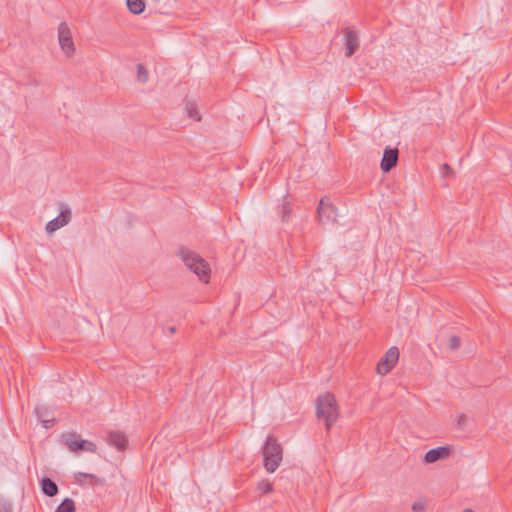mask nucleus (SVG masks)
<instances>
[{
    "instance_id": "1",
    "label": "nucleus",
    "mask_w": 512,
    "mask_h": 512,
    "mask_svg": "<svg viewBox=\"0 0 512 512\" xmlns=\"http://www.w3.org/2000/svg\"><path fill=\"white\" fill-rule=\"evenodd\" d=\"M176 255L184 262V264L195 273L204 283H208L210 279V266L208 262L194 251L181 247Z\"/></svg>"
},
{
    "instance_id": "2",
    "label": "nucleus",
    "mask_w": 512,
    "mask_h": 512,
    "mask_svg": "<svg viewBox=\"0 0 512 512\" xmlns=\"http://www.w3.org/2000/svg\"><path fill=\"white\" fill-rule=\"evenodd\" d=\"M316 416L325 420L326 429L329 431L332 425L337 421L338 405L333 394L325 393L318 396L316 400Z\"/></svg>"
},
{
    "instance_id": "3",
    "label": "nucleus",
    "mask_w": 512,
    "mask_h": 512,
    "mask_svg": "<svg viewBox=\"0 0 512 512\" xmlns=\"http://www.w3.org/2000/svg\"><path fill=\"white\" fill-rule=\"evenodd\" d=\"M264 467L267 472L273 473L279 467L283 457V448L277 439L269 435L262 448Z\"/></svg>"
},
{
    "instance_id": "4",
    "label": "nucleus",
    "mask_w": 512,
    "mask_h": 512,
    "mask_svg": "<svg viewBox=\"0 0 512 512\" xmlns=\"http://www.w3.org/2000/svg\"><path fill=\"white\" fill-rule=\"evenodd\" d=\"M63 443L74 453L82 451L94 453L97 446L94 442L80 439V435L76 432H68L62 435Z\"/></svg>"
},
{
    "instance_id": "5",
    "label": "nucleus",
    "mask_w": 512,
    "mask_h": 512,
    "mask_svg": "<svg viewBox=\"0 0 512 512\" xmlns=\"http://www.w3.org/2000/svg\"><path fill=\"white\" fill-rule=\"evenodd\" d=\"M398 359L399 349L396 346L389 348L376 366L377 373L380 375L388 374L397 364Z\"/></svg>"
},
{
    "instance_id": "6",
    "label": "nucleus",
    "mask_w": 512,
    "mask_h": 512,
    "mask_svg": "<svg viewBox=\"0 0 512 512\" xmlns=\"http://www.w3.org/2000/svg\"><path fill=\"white\" fill-rule=\"evenodd\" d=\"M71 216L72 213L70 207L66 204H61L60 214L46 224V232L51 234L67 225L71 220Z\"/></svg>"
},
{
    "instance_id": "7",
    "label": "nucleus",
    "mask_w": 512,
    "mask_h": 512,
    "mask_svg": "<svg viewBox=\"0 0 512 512\" xmlns=\"http://www.w3.org/2000/svg\"><path fill=\"white\" fill-rule=\"evenodd\" d=\"M59 44L63 52L71 57L75 52V45L72 40L70 28L66 23H61L58 27Z\"/></svg>"
},
{
    "instance_id": "8",
    "label": "nucleus",
    "mask_w": 512,
    "mask_h": 512,
    "mask_svg": "<svg viewBox=\"0 0 512 512\" xmlns=\"http://www.w3.org/2000/svg\"><path fill=\"white\" fill-rule=\"evenodd\" d=\"M317 214L322 224L334 222L337 217V208L329 202V199L322 198L317 207Z\"/></svg>"
},
{
    "instance_id": "9",
    "label": "nucleus",
    "mask_w": 512,
    "mask_h": 512,
    "mask_svg": "<svg viewBox=\"0 0 512 512\" xmlns=\"http://www.w3.org/2000/svg\"><path fill=\"white\" fill-rule=\"evenodd\" d=\"M344 45H345V56L351 57L359 48V38L357 33L350 29H344Z\"/></svg>"
},
{
    "instance_id": "10",
    "label": "nucleus",
    "mask_w": 512,
    "mask_h": 512,
    "mask_svg": "<svg viewBox=\"0 0 512 512\" xmlns=\"http://www.w3.org/2000/svg\"><path fill=\"white\" fill-rule=\"evenodd\" d=\"M398 155L399 151L397 148L386 147L384 149L380 164L383 172H389L397 165Z\"/></svg>"
},
{
    "instance_id": "11",
    "label": "nucleus",
    "mask_w": 512,
    "mask_h": 512,
    "mask_svg": "<svg viewBox=\"0 0 512 512\" xmlns=\"http://www.w3.org/2000/svg\"><path fill=\"white\" fill-rule=\"evenodd\" d=\"M451 454L449 446H439L427 451L424 455L423 461L427 464L435 463L439 460L447 459Z\"/></svg>"
},
{
    "instance_id": "12",
    "label": "nucleus",
    "mask_w": 512,
    "mask_h": 512,
    "mask_svg": "<svg viewBox=\"0 0 512 512\" xmlns=\"http://www.w3.org/2000/svg\"><path fill=\"white\" fill-rule=\"evenodd\" d=\"M106 441L120 451L125 450L128 443L127 437L121 432H109Z\"/></svg>"
},
{
    "instance_id": "13",
    "label": "nucleus",
    "mask_w": 512,
    "mask_h": 512,
    "mask_svg": "<svg viewBox=\"0 0 512 512\" xmlns=\"http://www.w3.org/2000/svg\"><path fill=\"white\" fill-rule=\"evenodd\" d=\"M75 482L79 485L84 484V479L90 480L91 486L101 485L103 486L105 484V479L100 478L94 474L85 473V472H77L74 475Z\"/></svg>"
},
{
    "instance_id": "14",
    "label": "nucleus",
    "mask_w": 512,
    "mask_h": 512,
    "mask_svg": "<svg viewBox=\"0 0 512 512\" xmlns=\"http://www.w3.org/2000/svg\"><path fill=\"white\" fill-rule=\"evenodd\" d=\"M41 490L44 495L54 497L58 494L57 484L49 477H44L40 482Z\"/></svg>"
},
{
    "instance_id": "15",
    "label": "nucleus",
    "mask_w": 512,
    "mask_h": 512,
    "mask_svg": "<svg viewBox=\"0 0 512 512\" xmlns=\"http://www.w3.org/2000/svg\"><path fill=\"white\" fill-rule=\"evenodd\" d=\"M126 5L128 10L134 15H140L146 8L145 0H127Z\"/></svg>"
},
{
    "instance_id": "16",
    "label": "nucleus",
    "mask_w": 512,
    "mask_h": 512,
    "mask_svg": "<svg viewBox=\"0 0 512 512\" xmlns=\"http://www.w3.org/2000/svg\"><path fill=\"white\" fill-rule=\"evenodd\" d=\"M75 503L71 498H65L56 508L55 512H74Z\"/></svg>"
},
{
    "instance_id": "17",
    "label": "nucleus",
    "mask_w": 512,
    "mask_h": 512,
    "mask_svg": "<svg viewBox=\"0 0 512 512\" xmlns=\"http://www.w3.org/2000/svg\"><path fill=\"white\" fill-rule=\"evenodd\" d=\"M186 110L189 118H192L196 121L201 120V115L199 114L197 105L195 103L188 101L186 103Z\"/></svg>"
},
{
    "instance_id": "18",
    "label": "nucleus",
    "mask_w": 512,
    "mask_h": 512,
    "mask_svg": "<svg viewBox=\"0 0 512 512\" xmlns=\"http://www.w3.org/2000/svg\"><path fill=\"white\" fill-rule=\"evenodd\" d=\"M149 80V72L146 67L139 63L137 65V81L141 83H146Z\"/></svg>"
},
{
    "instance_id": "19",
    "label": "nucleus",
    "mask_w": 512,
    "mask_h": 512,
    "mask_svg": "<svg viewBox=\"0 0 512 512\" xmlns=\"http://www.w3.org/2000/svg\"><path fill=\"white\" fill-rule=\"evenodd\" d=\"M257 489L263 492L264 494H268L273 491V485L268 480H262L261 482L258 483Z\"/></svg>"
},
{
    "instance_id": "20",
    "label": "nucleus",
    "mask_w": 512,
    "mask_h": 512,
    "mask_svg": "<svg viewBox=\"0 0 512 512\" xmlns=\"http://www.w3.org/2000/svg\"><path fill=\"white\" fill-rule=\"evenodd\" d=\"M461 346V339L457 335H453L448 340V347L451 350H457Z\"/></svg>"
},
{
    "instance_id": "21",
    "label": "nucleus",
    "mask_w": 512,
    "mask_h": 512,
    "mask_svg": "<svg viewBox=\"0 0 512 512\" xmlns=\"http://www.w3.org/2000/svg\"><path fill=\"white\" fill-rule=\"evenodd\" d=\"M290 207H289V204L288 203H284L282 206H281V218H282V221L283 222H287L288 219H289V215H290Z\"/></svg>"
},
{
    "instance_id": "22",
    "label": "nucleus",
    "mask_w": 512,
    "mask_h": 512,
    "mask_svg": "<svg viewBox=\"0 0 512 512\" xmlns=\"http://www.w3.org/2000/svg\"><path fill=\"white\" fill-rule=\"evenodd\" d=\"M12 504L9 501L0 502V512H12Z\"/></svg>"
},
{
    "instance_id": "23",
    "label": "nucleus",
    "mask_w": 512,
    "mask_h": 512,
    "mask_svg": "<svg viewBox=\"0 0 512 512\" xmlns=\"http://www.w3.org/2000/svg\"><path fill=\"white\" fill-rule=\"evenodd\" d=\"M467 417L465 414H460L457 417V427L460 429H464L466 425Z\"/></svg>"
},
{
    "instance_id": "24",
    "label": "nucleus",
    "mask_w": 512,
    "mask_h": 512,
    "mask_svg": "<svg viewBox=\"0 0 512 512\" xmlns=\"http://www.w3.org/2000/svg\"><path fill=\"white\" fill-rule=\"evenodd\" d=\"M424 509H425V504L422 502H415L412 505V510L414 512H422V511H424Z\"/></svg>"
},
{
    "instance_id": "25",
    "label": "nucleus",
    "mask_w": 512,
    "mask_h": 512,
    "mask_svg": "<svg viewBox=\"0 0 512 512\" xmlns=\"http://www.w3.org/2000/svg\"><path fill=\"white\" fill-rule=\"evenodd\" d=\"M441 173L443 176H448L449 174L453 173V170L448 164H443L441 167Z\"/></svg>"
},
{
    "instance_id": "26",
    "label": "nucleus",
    "mask_w": 512,
    "mask_h": 512,
    "mask_svg": "<svg viewBox=\"0 0 512 512\" xmlns=\"http://www.w3.org/2000/svg\"><path fill=\"white\" fill-rule=\"evenodd\" d=\"M45 428H50L54 424V420H42Z\"/></svg>"
},
{
    "instance_id": "27",
    "label": "nucleus",
    "mask_w": 512,
    "mask_h": 512,
    "mask_svg": "<svg viewBox=\"0 0 512 512\" xmlns=\"http://www.w3.org/2000/svg\"><path fill=\"white\" fill-rule=\"evenodd\" d=\"M169 331H170V333H175L176 328L174 326H172V327L169 328Z\"/></svg>"
},
{
    "instance_id": "28",
    "label": "nucleus",
    "mask_w": 512,
    "mask_h": 512,
    "mask_svg": "<svg viewBox=\"0 0 512 512\" xmlns=\"http://www.w3.org/2000/svg\"><path fill=\"white\" fill-rule=\"evenodd\" d=\"M463 512H474V510H472V509H470V508H466V509H464V511H463Z\"/></svg>"
},
{
    "instance_id": "29",
    "label": "nucleus",
    "mask_w": 512,
    "mask_h": 512,
    "mask_svg": "<svg viewBox=\"0 0 512 512\" xmlns=\"http://www.w3.org/2000/svg\"><path fill=\"white\" fill-rule=\"evenodd\" d=\"M32 83L36 86H39V83L35 79L32 81Z\"/></svg>"
}]
</instances>
